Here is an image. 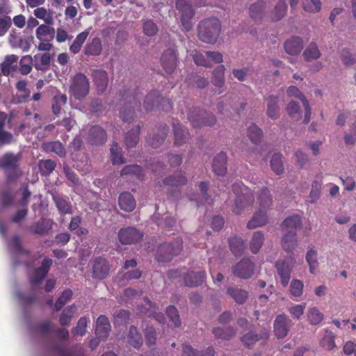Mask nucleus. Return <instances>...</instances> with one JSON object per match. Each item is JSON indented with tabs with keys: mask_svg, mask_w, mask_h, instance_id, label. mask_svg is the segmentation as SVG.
<instances>
[{
	"mask_svg": "<svg viewBox=\"0 0 356 356\" xmlns=\"http://www.w3.org/2000/svg\"><path fill=\"white\" fill-rule=\"evenodd\" d=\"M140 94L136 86L124 88L120 91V102H122V106L120 111V116L122 121L132 120L136 116L135 110L140 109Z\"/></svg>",
	"mask_w": 356,
	"mask_h": 356,
	"instance_id": "1",
	"label": "nucleus"
},
{
	"mask_svg": "<svg viewBox=\"0 0 356 356\" xmlns=\"http://www.w3.org/2000/svg\"><path fill=\"white\" fill-rule=\"evenodd\" d=\"M257 199L259 204V209L247 224V227L250 229L266 225L267 222L266 210L271 206L273 202L270 191L266 187L262 188Z\"/></svg>",
	"mask_w": 356,
	"mask_h": 356,
	"instance_id": "2",
	"label": "nucleus"
},
{
	"mask_svg": "<svg viewBox=\"0 0 356 356\" xmlns=\"http://www.w3.org/2000/svg\"><path fill=\"white\" fill-rule=\"evenodd\" d=\"M221 31V23L216 17L202 20L197 26V37L203 42L214 44Z\"/></svg>",
	"mask_w": 356,
	"mask_h": 356,
	"instance_id": "3",
	"label": "nucleus"
},
{
	"mask_svg": "<svg viewBox=\"0 0 356 356\" xmlns=\"http://www.w3.org/2000/svg\"><path fill=\"white\" fill-rule=\"evenodd\" d=\"M232 191L236 195L233 212L237 215L246 209L252 208L254 202V196L251 191L242 183H234Z\"/></svg>",
	"mask_w": 356,
	"mask_h": 356,
	"instance_id": "4",
	"label": "nucleus"
},
{
	"mask_svg": "<svg viewBox=\"0 0 356 356\" xmlns=\"http://www.w3.org/2000/svg\"><path fill=\"white\" fill-rule=\"evenodd\" d=\"M22 153H5L0 160V168L3 169L8 180L15 179L22 176V172L19 168V161Z\"/></svg>",
	"mask_w": 356,
	"mask_h": 356,
	"instance_id": "5",
	"label": "nucleus"
},
{
	"mask_svg": "<svg viewBox=\"0 0 356 356\" xmlns=\"http://www.w3.org/2000/svg\"><path fill=\"white\" fill-rule=\"evenodd\" d=\"M183 250V241L180 237H177L171 243L161 244L156 253V259L159 262L170 261L172 259L181 253Z\"/></svg>",
	"mask_w": 356,
	"mask_h": 356,
	"instance_id": "6",
	"label": "nucleus"
},
{
	"mask_svg": "<svg viewBox=\"0 0 356 356\" xmlns=\"http://www.w3.org/2000/svg\"><path fill=\"white\" fill-rule=\"evenodd\" d=\"M90 82L83 73H76L72 77L70 86V94L78 100H82L88 95Z\"/></svg>",
	"mask_w": 356,
	"mask_h": 356,
	"instance_id": "7",
	"label": "nucleus"
},
{
	"mask_svg": "<svg viewBox=\"0 0 356 356\" xmlns=\"http://www.w3.org/2000/svg\"><path fill=\"white\" fill-rule=\"evenodd\" d=\"M188 119L195 128H200L204 126L211 127L216 123V118L213 114L197 107L189 111Z\"/></svg>",
	"mask_w": 356,
	"mask_h": 356,
	"instance_id": "8",
	"label": "nucleus"
},
{
	"mask_svg": "<svg viewBox=\"0 0 356 356\" xmlns=\"http://www.w3.org/2000/svg\"><path fill=\"white\" fill-rule=\"evenodd\" d=\"M175 6L181 13V22L184 31H191L193 27L192 19L195 15L191 3L186 0H177Z\"/></svg>",
	"mask_w": 356,
	"mask_h": 356,
	"instance_id": "9",
	"label": "nucleus"
},
{
	"mask_svg": "<svg viewBox=\"0 0 356 356\" xmlns=\"http://www.w3.org/2000/svg\"><path fill=\"white\" fill-rule=\"evenodd\" d=\"M255 264L249 258L242 259L232 268L233 274L241 279H249L254 272Z\"/></svg>",
	"mask_w": 356,
	"mask_h": 356,
	"instance_id": "10",
	"label": "nucleus"
},
{
	"mask_svg": "<svg viewBox=\"0 0 356 356\" xmlns=\"http://www.w3.org/2000/svg\"><path fill=\"white\" fill-rule=\"evenodd\" d=\"M178 60V55L176 51L169 48L165 50L160 58L161 65L168 74H171L175 71Z\"/></svg>",
	"mask_w": 356,
	"mask_h": 356,
	"instance_id": "11",
	"label": "nucleus"
},
{
	"mask_svg": "<svg viewBox=\"0 0 356 356\" xmlns=\"http://www.w3.org/2000/svg\"><path fill=\"white\" fill-rule=\"evenodd\" d=\"M143 237V232H140L134 227L122 228L118 232L119 241L124 245L136 243L140 241Z\"/></svg>",
	"mask_w": 356,
	"mask_h": 356,
	"instance_id": "12",
	"label": "nucleus"
},
{
	"mask_svg": "<svg viewBox=\"0 0 356 356\" xmlns=\"http://www.w3.org/2000/svg\"><path fill=\"white\" fill-rule=\"evenodd\" d=\"M110 272L108 261L103 257H96L93 260L92 277L96 280L105 279Z\"/></svg>",
	"mask_w": 356,
	"mask_h": 356,
	"instance_id": "13",
	"label": "nucleus"
},
{
	"mask_svg": "<svg viewBox=\"0 0 356 356\" xmlns=\"http://www.w3.org/2000/svg\"><path fill=\"white\" fill-rule=\"evenodd\" d=\"M52 263V259L48 257L42 260L41 266L35 269L33 275L29 278V282L33 286L40 284L45 278Z\"/></svg>",
	"mask_w": 356,
	"mask_h": 356,
	"instance_id": "14",
	"label": "nucleus"
},
{
	"mask_svg": "<svg viewBox=\"0 0 356 356\" xmlns=\"http://www.w3.org/2000/svg\"><path fill=\"white\" fill-rule=\"evenodd\" d=\"M292 323L285 314L278 315L274 321V332L278 339L284 338L291 326Z\"/></svg>",
	"mask_w": 356,
	"mask_h": 356,
	"instance_id": "15",
	"label": "nucleus"
},
{
	"mask_svg": "<svg viewBox=\"0 0 356 356\" xmlns=\"http://www.w3.org/2000/svg\"><path fill=\"white\" fill-rule=\"evenodd\" d=\"M286 92L289 97H296L301 101L305 108V115L302 122L304 124L309 123L311 118L312 109L309 106V101L307 100L306 97L301 92V91L296 86H289L286 90Z\"/></svg>",
	"mask_w": 356,
	"mask_h": 356,
	"instance_id": "16",
	"label": "nucleus"
},
{
	"mask_svg": "<svg viewBox=\"0 0 356 356\" xmlns=\"http://www.w3.org/2000/svg\"><path fill=\"white\" fill-rule=\"evenodd\" d=\"M107 140L106 131L99 125H94L90 127L88 131L87 140L92 145H101L105 143Z\"/></svg>",
	"mask_w": 356,
	"mask_h": 356,
	"instance_id": "17",
	"label": "nucleus"
},
{
	"mask_svg": "<svg viewBox=\"0 0 356 356\" xmlns=\"http://www.w3.org/2000/svg\"><path fill=\"white\" fill-rule=\"evenodd\" d=\"M53 224L52 220L42 217L38 222L33 223L29 230L32 234L44 236L51 230Z\"/></svg>",
	"mask_w": 356,
	"mask_h": 356,
	"instance_id": "18",
	"label": "nucleus"
},
{
	"mask_svg": "<svg viewBox=\"0 0 356 356\" xmlns=\"http://www.w3.org/2000/svg\"><path fill=\"white\" fill-rule=\"evenodd\" d=\"M111 324L105 315H100L96 321L95 334L99 339H106L111 331Z\"/></svg>",
	"mask_w": 356,
	"mask_h": 356,
	"instance_id": "19",
	"label": "nucleus"
},
{
	"mask_svg": "<svg viewBox=\"0 0 356 356\" xmlns=\"http://www.w3.org/2000/svg\"><path fill=\"white\" fill-rule=\"evenodd\" d=\"M205 277L204 271H188L184 276V282L187 286H197L204 282Z\"/></svg>",
	"mask_w": 356,
	"mask_h": 356,
	"instance_id": "20",
	"label": "nucleus"
},
{
	"mask_svg": "<svg viewBox=\"0 0 356 356\" xmlns=\"http://www.w3.org/2000/svg\"><path fill=\"white\" fill-rule=\"evenodd\" d=\"M268 338V332L266 330H261L260 334H256L250 331L241 337L242 343L248 348H251L258 341L266 340Z\"/></svg>",
	"mask_w": 356,
	"mask_h": 356,
	"instance_id": "21",
	"label": "nucleus"
},
{
	"mask_svg": "<svg viewBox=\"0 0 356 356\" xmlns=\"http://www.w3.org/2000/svg\"><path fill=\"white\" fill-rule=\"evenodd\" d=\"M92 76L97 90L100 92H104L108 83L107 72L103 70H94Z\"/></svg>",
	"mask_w": 356,
	"mask_h": 356,
	"instance_id": "22",
	"label": "nucleus"
},
{
	"mask_svg": "<svg viewBox=\"0 0 356 356\" xmlns=\"http://www.w3.org/2000/svg\"><path fill=\"white\" fill-rule=\"evenodd\" d=\"M303 48V42L298 36H292L284 42V49L290 55L298 54Z\"/></svg>",
	"mask_w": 356,
	"mask_h": 356,
	"instance_id": "23",
	"label": "nucleus"
},
{
	"mask_svg": "<svg viewBox=\"0 0 356 356\" xmlns=\"http://www.w3.org/2000/svg\"><path fill=\"white\" fill-rule=\"evenodd\" d=\"M215 350L213 346L208 347L204 350H198L189 344L182 345L181 356H214Z\"/></svg>",
	"mask_w": 356,
	"mask_h": 356,
	"instance_id": "24",
	"label": "nucleus"
},
{
	"mask_svg": "<svg viewBox=\"0 0 356 356\" xmlns=\"http://www.w3.org/2000/svg\"><path fill=\"white\" fill-rule=\"evenodd\" d=\"M275 267L283 286H286L291 278V267L284 261H277Z\"/></svg>",
	"mask_w": 356,
	"mask_h": 356,
	"instance_id": "25",
	"label": "nucleus"
},
{
	"mask_svg": "<svg viewBox=\"0 0 356 356\" xmlns=\"http://www.w3.org/2000/svg\"><path fill=\"white\" fill-rule=\"evenodd\" d=\"M118 203L121 209L127 212H131L134 210L136 205L134 196L129 192L122 193L119 196Z\"/></svg>",
	"mask_w": 356,
	"mask_h": 356,
	"instance_id": "26",
	"label": "nucleus"
},
{
	"mask_svg": "<svg viewBox=\"0 0 356 356\" xmlns=\"http://www.w3.org/2000/svg\"><path fill=\"white\" fill-rule=\"evenodd\" d=\"M84 54L87 56H97L102 51V40L98 37H95L88 42L84 47Z\"/></svg>",
	"mask_w": 356,
	"mask_h": 356,
	"instance_id": "27",
	"label": "nucleus"
},
{
	"mask_svg": "<svg viewBox=\"0 0 356 356\" xmlns=\"http://www.w3.org/2000/svg\"><path fill=\"white\" fill-rule=\"evenodd\" d=\"M213 170L216 175H224L227 172V155L224 152H220L214 159Z\"/></svg>",
	"mask_w": 356,
	"mask_h": 356,
	"instance_id": "28",
	"label": "nucleus"
},
{
	"mask_svg": "<svg viewBox=\"0 0 356 356\" xmlns=\"http://www.w3.org/2000/svg\"><path fill=\"white\" fill-rule=\"evenodd\" d=\"M298 245L296 232L287 231L282 238V247L288 253L292 252Z\"/></svg>",
	"mask_w": 356,
	"mask_h": 356,
	"instance_id": "29",
	"label": "nucleus"
},
{
	"mask_svg": "<svg viewBox=\"0 0 356 356\" xmlns=\"http://www.w3.org/2000/svg\"><path fill=\"white\" fill-rule=\"evenodd\" d=\"M278 101V97L273 95H270L266 98L267 104L266 114L272 120H276L280 116Z\"/></svg>",
	"mask_w": 356,
	"mask_h": 356,
	"instance_id": "30",
	"label": "nucleus"
},
{
	"mask_svg": "<svg viewBox=\"0 0 356 356\" xmlns=\"http://www.w3.org/2000/svg\"><path fill=\"white\" fill-rule=\"evenodd\" d=\"M18 56L15 54L6 56L1 64V72L5 76H8L11 72L16 71Z\"/></svg>",
	"mask_w": 356,
	"mask_h": 356,
	"instance_id": "31",
	"label": "nucleus"
},
{
	"mask_svg": "<svg viewBox=\"0 0 356 356\" xmlns=\"http://www.w3.org/2000/svg\"><path fill=\"white\" fill-rule=\"evenodd\" d=\"M301 217L295 214L286 218L281 225L282 231L287 232V231H294L296 232L298 227L301 225Z\"/></svg>",
	"mask_w": 356,
	"mask_h": 356,
	"instance_id": "32",
	"label": "nucleus"
},
{
	"mask_svg": "<svg viewBox=\"0 0 356 356\" xmlns=\"http://www.w3.org/2000/svg\"><path fill=\"white\" fill-rule=\"evenodd\" d=\"M229 245L231 252L236 257L241 256L245 249V241L236 236L229 238Z\"/></svg>",
	"mask_w": 356,
	"mask_h": 356,
	"instance_id": "33",
	"label": "nucleus"
},
{
	"mask_svg": "<svg viewBox=\"0 0 356 356\" xmlns=\"http://www.w3.org/2000/svg\"><path fill=\"white\" fill-rule=\"evenodd\" d=\"M160 99V93L155 90H151L145 97L144 108L147 112L152 111L158 106Z\"/></svg>",
	"mask_w": 356,
	"mask_h": 356,
	"instance_id": "34",
	"label": "nucleus"
},
{
	"mask_svg": "<svg viewBox=\"0 0 356 356\" xmlns=\"http://www.w3.org/2000/svg\"><path fill=\"white\" fill-rule=\"evenodd\" d=\"M168 131V128L165 124L160 127L158 133L148 139L149 145L153 148L159 147L165 140Z\"/></svg>",
	"mask_w": 356,
	"mask_h": 356,
	"instance_id": "35",
	"label": "nucleus"
},
{
	"mask_svg": "<svg viewBox=\"0 0 356 356\" xmlns=\"http://www.w3.org/2000/svg\"><path fill=\"white\" fill-rule=\"evenodd\" d=\"M335 338L336 335L333 332L325 330L323 337L319 341V344L323 349L330 351L336 347Z\"/></svg>",
	"mask_w": 356,
	"mask_h": 356,
	"instance_id": "36",
	"label": "nucleus"
},
{
	"mask_svg": "<svg viewBox=\"0 0 356 356\" xmlns=\"http://www.w3.org/2000/svg\"><path fill=\"white\" fill-rule=\"evenodd\" d=\"M172 126L175 135V145L180 146L185 143L188 132L179 122H173Z\"/></svg>",
	"mask_w": 356,
	"mask_h": 356,
	"instance_id": "37",
	"label": "nucleus"
},
{
	"mask_svg": "<svg viewBox=\"0 0 356 356\" xmlns=\"http://www.w3.org/2000/svg\"><path fill=\"white\" fill-rule=\"evenodd\" d=\"M128 343L135 348L138 349L143 344V338L141 334L138 332L137 328L131 325L129 328L127 334Z\"/></svg>",
	"mask_w": 356,
	"mask_h": 356,
	"instance_id": "38",
	"label": "nucleus"
},
{
	"mask_svg": "<svg viewBox=\"0 0 356 356\" xmlns=\"http://www.w3.org/2000/svg\"><path fill=\"white\" fill-rule=\"evenodd\" d=\"M227 292L238 305L245 303L248 296V293L245 290L236 287L227 288Z\"/></svg>",
	"mask_w": 356,
	"mask_h": 356,
	"instance_id": "39",
	"label": "nucleus"
},
{
	"mask_svg": "<svg viewBox=\"0 0 356 356\" xmlns=\"http://www.w3.org/2000/svg\"><path fill=\"white\" fill-rule=\"evenodd\" d=\"M90 34V31L88 30H85L81 33H79L72 44L70 46V51L73 54H78L86 42L88 36Z\"/></svg>",
	"mask_w": 356,
	"mask_h": 356,
	"instance_id": "40",
	"label": "nucleus"
},
{
	"mask_svg": "<svg viewBox=\"0 0 356 356\" xmlns=\"http://www.w3.org/2000/svg\"><path fill=\"white\" fill-rule=\"evenodd\" d=\"M34 15L40 19L44 20L46 24L53 25L54 23V12L51 10H47L43 7L36 8L34 12Z\"/></svg>",
	"mask_w": 356,
	"mask_h": 356,
	"instance_id": "41",
	"label": "nucleus"
},
{
	"mask_svg": "<svg viewBox=\"0 0 356 356\" xmlns=\"http://www.w3.org/2000/svg\"><path fill=\"white\" fill-rule=\"evenodd\" d=\"M140 127L137 125L135 128L129 131L125 136V144L128 148L134 147L139 140Z\"/></svg>",
	"mask_w": 356,
	"mask_h": 356,
	"instance_id": "42",
	"label": "nucleus"
},
{
	"mask_svg": "<svg viewBox=\"0 0 356 356\" xmlns=\"http://www.w3.org/2000/svg\"><path fill=\"white\" fill-rule=\"evenodd\" d=\"M56 162L52 159H42L38 162V168L42 176H49L55 170Z\"/></svg>",
	"mask_w": 356,
	"mask_h": 356,
	"instance_id": "43",
	"label": "nucleus"
},
{
	"mask_svg": "<svg viewBox=\"0 0 356 356\" xmlns=\"http://www.w3.org/2000/svg\"><path fill=\"white\" fill-rule=\"evenodd\" d=\"M34 66L33 58L31 55H26L22 57L19 62V71L22 75L29 74Z\"/></svg>",
	"mask_w": 356,
	"mask_h": 356,
	"instance_id": "44",
	"label": "nucleus"
},
{
	"mask_svg": "<svg viewBox=\"0 0 356 356\" xmlns=\"http://www.w3.org/2000/svg\"><path fill=\"white\" fill-rule=\"evenodd\" d=\"M264 241V234L261 231L255 232L250 242V249L253 254L257 253L263 245Z\"/></svg>",
	"mask_w": 356,
	"mask_h": 356,
	"instance_id": "45",
	"label": "nucleus"
},
{
	"mask_svg": "<svg viewBox=\"0 0 356 356\" xmlns=\"http://www.w3.org/2000/svg\"><path fill=\"white\" fill-rule=\"evenodd\" d=\"M213 333L216 339L229 340L235 335L236 331L232 327H216Z\"/></svg>",
	"mask_w": 356,
	"mask_h": 356,
	"instance_id": "46",
	"label": "nucleus"
},
{
	"mask_svg": "<svg viewBox=\"0 0 356 356\" xmlns=\"http://www.w3.org/2000/svg\"><path fill=\"white\" fill-rule=\"evenodd\" d=\"M120 174L121 175H132L140 180L145 177L143 168L138 165H126L122 169Z\"/></svg>",
	"mask_w": 356,
	"mask_h": 356,
	"instance_id": "47",
	"label": "nucleus"
},
{
	"mask_svg": "<svg viewBox=\"0 0 356 356\" xmlns=\"http://www.w3.org/2000/svg\"><path fill=\"white\" fill-rule=\"evenodd\" d=\"M286 1L284 0H280L272 13V21L277 22L282 19L286 15Z\"/></svg>",
	"mask_w": 356,
	"mask_h": 356,
	"instance_id": "48",
	"label": "nucleus"
},
{
	"mask_svg": "<svg viewBox=\"0 0 356 356\" xmlns=\"http://www.w3.org/2000/svg\"><path fill=\"white\" fill-rule=\"evenodd\" d=\"M76 311V307L74 305H70L65 307L59 318V322L60 325L65 326L70 324L72 319L73 318L74 314Z\"/></svg>",
	"mask_w": 356,
	"mask_h": 356,
	"instance_id": "49",
	"label": "nucleus"
},
{
	"mask_svg": "<svg viewBox=\"0 0 356 356\" xmlns=\"http://www.w3.org/2000/svg\"><path fill=\"white\" fill-rule=\"evenodd\" d=\"M111 156L113 164H122L125 162L122 149L118 143H113L111 147Z\"/></svg>",
	"mask_w": 356,
	"mask_h": 356,
	"instance_id": "50",
	"label": "nucleus"
},
{
	"mask_svg": "<svg viewBox=\"0 0 356 356\" xmlns=\"http://www.w3.org/2000/svg\"><path fill=\"white\" fill-rule=\"evenodd\" d=\"M38 55H35L34 56L35 63L34 67L37 70L45 71L47 70L50 65L51 62V55L49 53L47 52L41 55L40 60L37 61Z\"/></svg>",
	"mask_w": 356,
	"mask_h": 356,
	"instance_id": "51",
	"label": "nucleus"
},
{
	"mask_svg": "<svg viewBox=\"0 0 356 356\" xmlns=\"http://www.w3.org/2000/svg\"><path fill=\"white\" fill-rule=\"evenodd\" d=\"M225 67L224 65H220L216 67L213 72V83L221 88L223 86L225 83Z\"/></svg>",
	"mask_w": 356,
	"mask_h": 356,
	"instance_id": "52",
	"label": "nucleus"
},
{
	"mask_svg": "<svg viewBox=\"0 0 356 356\" xmlns=\"http://www.w3.org/2000/svg\"><path fill=\"white\" fill-rule=\"evenodd\" d=\"M248 136L252 143L257 145L261 142L263 137V131L257 125L252 124L248 128Z\"/></svg>",
	"mask_w": 356,
	"mask_h": 356,
	"instance_id": "53",
	"label": "nucleus"
},
{
	"mask_svg": "<svg viewBox=\"0 0 356 356\" xmlns=\"http://www.w3.org/2000/svg\"><path fill=\"white\" fill-rule=\"evenodd\" d=\"M187 183V179L181 175H178L177 177L172 175L163 179V184L170 187H178L185 185Z\"/></svg>",
	"mask_w": 356,
	"mask_h": 356,
	"instance_id": "54",
	"label": "nucleus"
},
{
	"mask_svg": "<svg viewBox=\"0 0 356 356\" xmlns=\"http://www.w3.org/2000/svg\"><path fill=\"white\" fill-rule=\"evenodd\" d=\"M303 56L307 61L318 59L321 52L315 43H311L304 51Z\"/></svg>",
	"mask_w": 356,
	"mask_h": 356,
	"instance_id": "55",
	"label": "nucleus"
},
{
	"mask_svg": "<svg viewBox=\"0 0 356 356\" xmlns=\"http://www.w3.org/2000/svg\"><path fill=\"white\" fill-rule=\"evenodd\" d=\"M45 149L58 154L60 157L66 155L65 149L60 141H53L45 144Z\"/></svg>",
	"mask_w": 356,
	"mask_h": 356,
	"instance_id": "56",
	"label": "nucleus"
},
{
	"mask_svg": "<svg viewBox=\"0 0 356 356\" xmlns=\"http://www.w3.org/2000/svg\"><path fill=\"white\" fill-rule=\"evenodd\" d=\"M306 260L309 266L310 273L314 274L318 267L317 252L313 249L309 250L306 254Z\"/></svg>",
	"mask_w": 356,
	"mask_h": 356,
	"instance_id": "57",
	"label": "nucleus"
},
{
	"mask_svg": "<svg viewBox=\"0 0 356 356\" xmlns=\"http://www.w3.org/2000/svg\"><path fill=\"white\" fill-rule=\"evenodd\" d=\"M270 167L276 175H280L283 172L284 168L280 153H275L272 156Z\"/></svg>",
	"mask_w": 356,
	"mask_h": 356,
	"instance_id": "58",
	"label": "nucleus"
},
{
	"mask_svg": "<svg viewBox=\"0 0 356 356\" xmlns=\"http://www.w3.org/2000/svg\"><path fill=\"white\" fill-rule=\"evenodd\" d=\"M302 8L305 11L308 13H318L321 9V2L320 0H304L302 2Z\"/></svg>",
	"mask_w": 356,
	"mask_h": 356,
	"instance_id": "59",
	"label": "nucleus"
},
{
	"mask_svg": "<svg viewBox=\"0 0 356 356\" xmlns=\"http://www.w3.org/2000/svg\"><path fill=\"white\" fill-rule=\"evenodd\" d=\"M265 8V2L258 1L250 6V15L252 19L261 18Z\"/></svg>",
	"mask_w": 356,
	"mask_h": 356,
	"instance_id": "60",
	"label": "nucleus"
},
{
	"mask_svg": "<svg viewBox=\"0 0 356 356\" xmlns=\"http://www.w3.org/2000/svg\"><path fill=\"white\" fill-rule=\"evenodd\" d=\"M323 182L321 180H314L312 184V188L309 193L311 203H315L319 198L321 193Z\"/></svg>",
	"mask_w": 356,
	"mask_h": 356,
	"instance_id": "61",
	"label": "nucleus"
},
{
	"mask_svg": "<svg viewBox=\"0 0 356 356\" xmlns=\"http://www.w3.org/2000/svg\"><path fill=\"white\" fill-rule=\"evenodd\" d=\"M323 314L316 307L310 309L307 314V318L310 324L318 325L323 320Z\"/></svg>",
	"mask_w": 356,
	"mask_h": 356,
	"instance_id": "62",
	"label": "nucleus"
},
{
	"mask_svg": "<svg viewBox=\"0 0 356 356\" xmlns=\"http://www.w3.org/2000/svg\"><path fill=\"white\" fill-rule=\"evenodd\" d=\"M67 102V96L65 95H55L53 99L52 111L55 115L60 113L62 106Z\"/></svg>",
	"mask_w": 356,
	"mask_h": 356,
	"instance_id": "63",
	"label": "nucleus"
},
{
	"mask_svg": "<svg viewBox=\"0 0 356 356\" xmlns=\"http://www.w3.org/2000/svg\"><path fill=\"white\" fill-rule=\"evenodd\" d=\"M72 291L71 289H66L63 291L55 303V309L59 311L62 307L72 298Z\"/></svg>",
	"mask_w": 356,
	"mask_h": 356,
	"instance_id": "64",
	"label": "nucleus"
}]
</instances>
